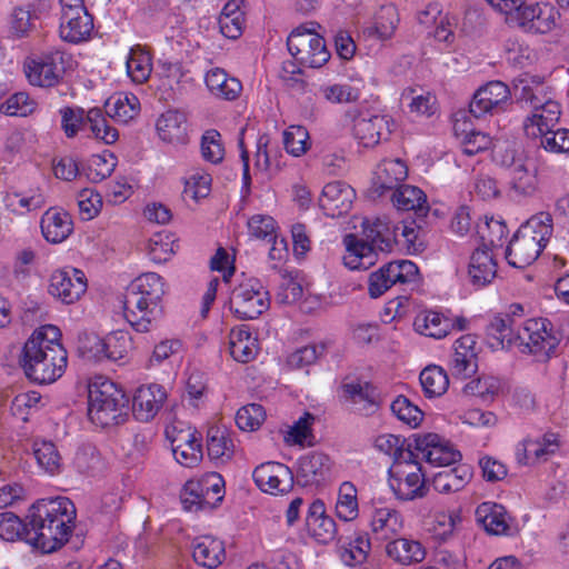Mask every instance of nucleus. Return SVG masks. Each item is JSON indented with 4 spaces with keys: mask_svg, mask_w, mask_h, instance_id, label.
Segmentation results:
<instances>
[{
    "mask_svg": "<svg viewBox=\"0 0 569 569\" xmlns=\"http://www.w3.org/2000/svg\"><path fill=\"white\" fill-rule=\"evenodd\" d=\"M76 518L74 503L67 497L37 500L27 515L28 543L43 553L60 549L69 541Z\"/></svg>",
    "mask_w": 569,
    "mask_h": 569,
    "instance_id": "obj_1",
    "label": "nucleus"
},
{
    "mask_svg": "<svg viewBox=\"0 0 569 569\" xmlns=\"http://www.w3.org/2000/svg\"><path fill=\"white\" fill-rule=\"evenodd\" d=\"M60 338L58 327L46 325L36 329L26 341L20 362L30 380L52 383L63 375L68 353Z\"/></svg>",
    "mask_w": 569,
    "mask_h": 569,
    "instance_id": "obj_2",
    "label": "nucleus"
},
{
    "mask_svg": "<svg viewBox=\"0 0 569 569\" xmlns=\"http://www.w3.org/2000/svg\"><path fill=\"white\" fill-rule=\"evenodd\" d=\"M164 282L156 272L137 277L127 290L124 318L137 332H149L162 316Z\"/></svg>",
    "mask_w": 569,
    "mask_h": 569,
    "instance_id": "obj_3",
    "label": "nucleus"
},
{
    "mask_svg": "<svg viewBox=\"0 0 569 569\" xmlns=\"http://www.w3.org/2000/svg\"><path fill=\"white\" fill-rule=\"evenodd\" d=\"M387 218L365 219L362 233L365 240H359L355 234L345 237L346 254L345 266L351 270L367 269L375 263L376 250L391 251L397 241V230Z\"/></svg>",
    "mask_w": 569,
    "mask_h": 569,
    "instance_id": "obj_4",
    "label": "nucleus"
},
{
    "mask_svg": "<svg viewBox=\"0 0 569 569\" xmlns=\"http://www.w3.org/2000/svg\"><path fill=\"white\" fill-rule=\"evenodd\" d=\"M553 232L552 217L548 212H539L520 226L510 240L506 259L515 268L531 264L546 248Z\"/></svg>",
    "mask_w": 569,
    "mask_h": 569,
    "instance_id": "obj_5",
    "label": "nucleus"
},
{
    "mask_svg": "<svg viewBox=\"0 0 569 569\" xmlns=\"http://www.w3.org/2000/svg\"><path fill=\"white\" fill-rule=\"evenodd\" d=\"M128 398L122 389L106 377H94L88 386V417L99 427H109L123 421Z\"/></svg>",
    "mask_w": 569,
    "mask_h": 569,
    "instance_id": "obj_6",
    "label": "nucleus"
},
{
    "mask_svg": "<svg viewBox=\"0 0 569 569\" xmlns=\"http://www.w3.org/2000/svg\"><path fill=\"white\" fill-rule=\"evenodd\" d=\"M521 102L531 108V114L523 121V130L527 137L538 138L541 133L553 129L560 119L561 108L559 102L543 93L542 88L525 86L520 96Z\"/></svg>",
    "mask_w": 569,
    "mask_h": 569,
    "instance_id": "obj_7",
    "label": "nucleus"
},
{
    "mask_svg": "<svg viewBox=\"0 0 569 569\" xmlns=\"http://www.w3.org/2000/svg\"><path fill=\"white\" fill-rule=\"evenodd\" d=\"M72 56L61 49H50L24 64L29 82L38 87H53L67 70L73 67Z\"/></svg>",
    "mask_w": 569,
    "mask_h": 569,
    "instance_id": "obj_8",
    "label": "nucleus"
},
{
    "mask_svg": "<svg viewBox=\"0 0 569 569\" xmlns=\"http://www.w3.org/2000/svg\"><path fill=\"white\" fill-rule=\"evenodd\" d=\"M559 343L547 318H532L517 329L516 346L521 353L548 358Z\"/></svg>",
    "mask_w": 569,
    "mask_h": 569,
    "instance_id": "obj_9",
    "label": "nucleus"
},
{
    "mask_svg": "<svg viewBox=\"0 0 569 569\" xmlns=\"http://www.w3.org/2000/svg\"><path fill=\"white\" fill-rule=\"evenodd\" d=\"M290 54L302 67L320 68L330 59L325 39L311 29L298 27L287 39Z\"/></svg>",
    "mask_w": 569,
    "mask_h": 569,
    "instance_id": "obj_10",
    "label": "nucleus"
},
{
    "mask_svg": "<svg viewBox=\"0 0 569 569\" xmlns=\"http://www.w3.org/2000/svg\"><path fill=\"white\" fill-rule=\"evenodd\" d=\"M269 307V293L258 279H246L231 292L230 310L240 319H257Z\"/></svg>",
    "mask_w": 569,
    "mask_h": 569,
    "instance_id": "obj_11",
    "label": "nucleus"
},
{
    "mask_svg": "<svg viewBox=\"0 0 569 569\" xmlns=\"http://www.w3.org/2000/svg\"><path fill=\"white\" fill-rule=\"evenodd\" d=\"M61 7L59 34L69 43H81L91 38L94 24L83 0H59Z\"/></svg>",
    "mask_w": 569,
    "mask_h": 569,
    "instance_id": "obj_12",
    "label": "nucleus"
},
{
    "mask_svg": "<svg viewBox=\"0 0 569 569\" xmlns=\"http://www.w3.org/2000/svg\"><path fill=\"white\" fill-rule=\"evenodd\" d=\"M418 274V267L410 260H395L385 263L369 276V295L371 298H379L396 284L416 282Z\"/></svg>",
    "mask_w": 569,
    "mask_h": 569,
    "instance_id": "obj_13",
    "label": "nucleus"
},
{
    "mask_svg": "<svg viewBox=\"0 0 569 569\" xmlns=\"http://www.w3.org/2000/svg\"><path fill=\"white\" fill-rule=\"evenodd\" d=\"M508 174L509 192L512 199L522 201L538 192V176L536 166L523 157H510L501 163Z\"/></svg>",
    "mask_w": 569,
    "mask_h": 569,
    "instance_id": "obj_14",
    "label": "nucleus"
},
{
    "mask_svg": "<svg viewBox=\"0 0 569 569\" xmlns=\"http://www.w3.org/2000/svg\"><path fill=\"white\" fill-rule=\"evenodd\" d=\"M415 449L421 459L436 467L451 466L462 458L460 451L452 443L437 433L418 436L415 439Z\"/></svg>",
    "mask_w": 569,
    "mask_h": 569,
    "instance_id": "obj_15",
    "label": "nucleus"
},
{
    "mask_svg": "<svg viewBox=\"0 0 569 569\" xmlns=\"http://www.w3.org/2000/svg\"><path fill=\"white\" fill-rule=\"evenodd\" d=\"M509 102V87L501 81H490L475 92L469 111L476 118H480L487 113L495 114L505 111Z\"/></svg>",
    "mask_w": 569,
    "mask_h": 569,
    "instance_id": "obj_16",
    "label": "nucleus"
},
{
    "mask_svg": "<svg viewBox=\"0 0 569 569\" xmlns=\"http://www.w3.org/2000/svg\"><path fill=\"white\" fill-rule=\"evenodd\" d=\"M342 398L360 415L371 416L381 405V395L378 388L369 381L352 379L341 385Z\"/></svg>",
    "mask_w": 569,
    "mask_h": 569,
    "instance_id": "obj_17",
    "label": "nucleus"
},
{
    "mask_svg": "<svg viewBox=\"0 0 569 569\" xmlns=\"http://www.w3.org/2000/svg\"><path fill=\"white\" fill-rule=\"evenodd\" d=\"M87 290L83 271L76 268L56 270L50 277L49 292L62 302L70 305L80 299Z\"/></svg>",
    "mask_w": 569,
    "mask_h": 569,
    "instance_id": "obj_18",
    "label": "nucleus"
},
{
    "mask_svg": "<svg viewBox=\"0 0 569 569\" xmlns=\"http://www.w3.org/2000/svg\"><path fill=\"white\" fill-rule=\"evenodd\" d=\"M408 176V168L401 159H388L381 161L372 177L369 194L378 199L395 191Z\"/></svg>",
    "mask_w": 569,
    "mask_h": 569,
    "instance_id": "obj_19",
    "label": "nucleus"
},
{
    "mask_svg": "<svg viewBox=\"0 0 569 569\" xmlns=\"http://www.w3.org/2000/svg\"><path fill=\"white\" fill-rule=\"evenodd\" d=\"M252 478L262 491L271 495L288 492L293 483L291 470L283 463L272 461L258 466Z\"/></svg>",
    "mask_w": 569,
    "mask_h": 569,
    "instance_id": "obj_20",
    "label": "nucleus"
},
{
    "mask_svg": "<svg viewBox=\"0 0 569 569\" xmlns=\"http://www.w3.org/2000/svg\"><path fill=\"white\" fill-rule=\"evenodd\" d=\"M331 460L318 451L301 456L298 460L297 482L302 487L320 486L330 480Z\"/></svg>",
    "mask_w": 569,
    "mask_h": 569,
    "instance_id": "obj_21",
    "label": "nucleus"
},
{
    "mask_svg": "<svg viewBox=\"0 0 569 569\" xmlns=\"http://www.w3.org/2000/svg\"><path fill=\"white\" fill-rule=\"evenodd\" d=\"M166 389L158 383L139 387L132 399V412L137 420L148 422L152 420L167 400Z\"/></svg>",
    "mask_w": 569,
    "mask_h": 569,
    "instance_id": "obj_22",
    "label": "nucleus"
},
{
    "mask_svg": "<svg viewBox=\"0 0 569 569\" xmlns=\"http://www.w3.org/2000/svg\"><path fill=\"white\" fill-rule=\"evenodd\" d=\"M356 197L355 190L342 181L327 183L319 198V206L328 217H340L347 213Z\"/></svg>",
    "mask_w": 569,
    "mask_h": 569,
    "instance_id": "obj_23",
    "label": "nucleus"
},
{
    "mask_svg": "<svg viewBox=\"0 0 569 569\" xmlns=\"http://www.w3.org/2000/svg\"><path fill=\"white\" fill-rule=\"evenodd\" d=\"M370 529L380 541L393 540L403 529V517L395 508L373 506L370 515Z\"/></svg>",
    "mask_w": 569,
    "mask_h": 569,
    "instance_id": "obj_24",
    "label": "nucleus"
},
{
    "mask_svg": "<svg viewBox=\"0 0 569 569\" xmlns=\"http://www.w3.org/2000/svg\"><path fill=\"white\" fill-rule=\"evenodd\" d=\"M40 228L43 238L50 243H61L73 231V221L62 208L51 207L42 214Z\"/></svg>",
    "mask_w": 569,
    "mask_h": 569,
    "instance_id": "obj_25",
    "label": "nucleus"
},
{
    "mask_svg": "<svg viewBox=\"0 0 569 569\" xmlns=\"http://www.w3.org/2000/svg\"><path fill=\"white\" fill-rule=\"evenodd\" d=\"M353 136L363 147H373L387 139L391 130L385 116H360L353 120Z\"/></svg>",
    "mask_w": 569,
    "mask_h": 569,
    "instance_id": "obj_26",
    "label": "nucleus"
},
{
    "mask_svg": "<svg viewBox=\"0 0 569 569\" xmlns=\"http://www.w3.org/2000/svg\"><path fill=\"white\" fill-rule=\"evenodd\" d=\"M468 276L471 284L476 288L486 287L496 278L497 262L488 244H483L472 252L468 266Z\"/></svg>",
    "mask_w": 569,
    "mask_h": 569,
    "instance_id": "obj_27",
    "label": "nucleus"
},
{
    "mask_svg": "<svg viewBox=\"0 0 569 569\" xmlns=\"http://www.w3.org/2000/svg\"><path fill=\"white\" fill-rule=\"evenodd\" d=\"M475 347L476 339L471 335L462 336L456 340L449 366L452 376L468 378L477 371L478 363Z\"/></svg>",
    "mask_w": 569,
    "mask_h": 569,
    "instance_id": "obj_28",
    "label": "nucleus"
},
{
    "mask_svg": "<svg viewBox=\"0 0 569 569\" xmlns=\"http://www.w3.org/2000/svg\"><path fill=\"white\" fill-rule=\"evenodd\" d=\"M201 436L196 430H180L172 439V453L181 466L192 468L202 459Z\"/></svg>",
    "mask_w": 569,
    "mask_h": 569,
    "instance_id": "obj_29",
    "label": "nucleus"
},
{
    "mask_svg": "<svg viewBox=\"0 0 569 569\" xmlns=\"http://www.w3.org/2000/svg\"><path fill=\"white\" fill-rule=\"evenodd\" d=\"M306 526L309 535L320 543H329L336 538V521L326 515V507L321 500H315L309 506Z\"/></svg>",
    "mask_w": 569,
    "mask_h": 569,
    "instance_id": "obj_30",
    "label": "nucleus"
},
{
    "mask_svg": "<svg viewBox=\"0 0 569 569\" xmlns=\"http://www.w3.org/2000/svg\"><path fill=\"white\" fill-rule=\"evenodd\" d=\"M156 129L159 138L170 144L188 142V121L183 112L168 110L157 120Z\"/></svg>",
    "mask_w": 569,
    "mask_h": 569,
    "instance_id": "obj_31",
    "label": "nucleus"
},
{
    "mask_svg": "<svg viewBox=\"0 0 569 569\" xmlns=\"http://www.w3.org/2000/svg\"><path fill=\"white\" fill-rule=\"evenodd\" d=\"M192 557L197 565L216 569L226 559L224 545L212 536L197 537L192 542Z\"/></svg>",
    "mask_w": 569,
    "mask_h": 569,
    "instance_id": "obj_32",
    "label": "nucleus"
},
{
    "mask_svg": "<svg viewBox=\"0 0 569 569\" xmlns=\"http://www.w3.org/2000/svg\"><path fill=\"white\" fill-rule=\"evenodd\" d=\"M129 346V339L124 333L114 332L103 339L93 337L92 346L89 348V351L92 357L99 361L106 359L117 362L127 357Z\"/></svg>",
    "mask_w": 569,
    "mask_h": 569,
    "instance_id": "obj_33",
    "label": "nucleus"
},
{
    "mask_svg": "<svg viewBox=\"0 0 569 569\" xmlns=\"http://www.w3.org/2000/svg\"><path fill=\"white\" fill-rule=\"evenodd\" d=\"M229 350L236 361L248 363L258 355V339L248 326L233 328L229 335Z\"/></svg>",
    "mask_w": 569,
    "mask_h": 569,
    "instance_id": "obj_34",
    "label": "nucleus"
},
{
    "mask_svg": "<svg viewBox=\"0 0 569 569\" xmlns=\"http://www.w3.org/2000/svg\"><path fill=\"white\" fill-rule=\"evenodd\" d=\"M415 330L426 337L442 339L453 330L452 318L443 313L426 310L417 315L413 321Z\"/></svg>",
    "mask_w": 569,
    "mask_h": 569,
    "instance_id": "obj_35",
    "label": "nucleus"
},
{
    "mask_svg": "<svg viewBox=\"0 0 569 569\" xmlns=\"http://www.w3.org/2000/svg\"><path fill=\"white\" fill-rule=\"evenodd\" d=\"M389 486L396 498L401 501H412L428 495L425 476L390 475Z\"/></svg>",
    "mask_w": 569,
    "mask_h": 569,
    "instance_id": "obj_36",
    "label": "nucleus"
},
{
    "mask_svg": "<svg viewBox=\"0 0 569 569\" xmlns=\"http://www.w3.org/2000/svg\"><path fill=\"white\" fill-rule=\"evenodd\" d=\"M471 478L470 466L458 465L451 469L437 472L431 485L439 493H453L463 489Z\"/></svg>",
    "mask_w": 569,
    "mask_h": 569,
    "instance_id": "obj_37",
    "label": "nucleus"
},
{
    "mask_svg": "<svg viewBox=\"0 0 569 569\" xmlns=\"http://www.w3.org/2000/svg\"><path fill=\"white\" fill-rule=\"evenodd\" d=\"M391 201L398 210L415 211L418 216L429 211L425 192L415 186L401 184L391 192Z\"/></svg>",
    "mask_w": 569,
    "mask_h": 569,
    "instance_id": "obj_38",
    "label": "nucleus"
},
{
    "mask_svg": "<svg viewBox=\"0 0 569 569\" xmlns=\"http://www.w3.org/2000/svg\"><path fill=\"white\" fill-rule=\"evenodd\" d=\"M477 520L492 535L506 533L509 529L506 508L495 502H482L476 509Z\"/></svg>",
    "mask_w": 569,
    "mask_h": 569,
    "instance_id": "obj_39",
    "label": "nucleus"
},
{
    "mask_svg": "<svg viewBox=\"0 0 569 569\" xmlns=\"http://www.w3.org/2000/svg\"><path fill=\"white\" fill-rule=\"evenodd\" d=\"M204 80L210 92L224 100H234L242 89L241 82L238 79L229 77L220 68L209 70Z\"/></svg>",
    "mask_w": 569,
    "mask_h": 569,
    "instance_id": "obj_40",
    "label": "nucleus"
},
{
    "mask_svg": "<svg viewBox=\"0 0 569 569\" xmlns=\"http://www.w3.org/2000/svg\"><path fill=\"white\" fill-rule=\"evenodd\" d=\"M106 114L119 123H128L140 111V103L134 94H114L104 103Z\"/></svg>",
    "mask_w": 569,
    "mask_h": 569,
    "instance_id": "obj_41",
    "label": "nucleus"
},
{
    "mask_svg": "<svg viewBox=\"0 0 569 569\" xmlns=\"http://www.w3.org/2000/svg\"><path fill=\"white\" fill-rule=\"evenodd\" d=\"M386 551L389 557L405 566L420 562L426 557V551L419 541L406 538H395L387 545Z\"/></svg>",
    "mask_w": 569,
    "mask_h": 569,
    "instance_id": "obj_42",
    "label": "nucleus"
},
{
    "mask_svg": "<svg viewBox=\"0 0 569 569\" xmlns=\"http://www.w3.org/2000/svg\"><path fill=\"white\" fill-rule=\"evenodd\" d=\"M87 128L91 136L106 144H113L119 139L118 130L112 127L100 108L87 111Z\"/></svg>",
    "mask_w": 569,
    "mask_h": 569,
    "instance_id": "obj_43",
    "label": "nucleus"
},
{
    "mask_svg": "<svg viewBox=\"0 0 569 569\" xmlns=\"http://www.w3.org/2000/svg\"><path fill=\"white\" fill-rule=\"evenodd\" d=\"M419 380L427 398L440 397L449 387L448 375L439 366L426 367L420 372Z\"/></svg>",
    "mask_w": 569,
    "mask_h": 569,
    "instance_id": "obj_44",
    "label": "nucleus"
},
{
    "mask_svg": "<svg viewBox=\"0 0 569 569\" xmlns=\"http://www.w3.org/2000/svg\"><path fill=\"white\" fill-rule=\"evenodd\" d=\"M519 326L510 313L496 316L488 326V335L503 347H515Z\"/></svg>",
    "mask_w": 569,
    "mask_h": 569,
    "instance_id": "obj_45",
    "label": "nucleus"
},
{
    "mask_svg": "<svg viewBox=\"0 0 569 569\" xmlns=\"http://www.w3.org/2000/svg\"><path fill=\"white\" fill-rule=\"evenodd\" d=\"M233 443L227 430L210 427L207 433L208 456L212 460H228L232 456Z\"/></svg>",
    "mask_w": 569,
    "mask_h": 569,
    "instance_id": "obj_46",
    "label": "nucleus"
},
{
    "mask_svg": "<svg viewBox=\"0 0 569 569\" xmlns=\"http://www.w3.org/2000/svg\"><path fill=\"white\" fill-rule=\"evenodd\" d=\"M33 456L39 465L49 475H57L61 471V456L51 441H34Z\"/></svg>",
    "mask_w": 569,
    "mask_h": 569,
    "instance_id": "obj_47",
    "label": "nucleus"
},
{
    "mask_svg": "<svg viewBox=\"0 0 569 569\" xmlns=\"http://www.w3.org/2000/svg\"><path fill=\"white\" fill-rule=\"evenodd\" d=\"M336 513L343 521H352L359 515L357 489L349 482H343L338 492Z\"/></svg>",
    "mask_w": 569,
    "mask_h": 569,
    "instance_id": "obj_48",
    "label": "nucleus"
},
{
    "mask_svg": "<svg viewBox=\"0 0 569 569\" xmlns=\"http://www.w3.org/2000/svg\"><path fill=\"white\" fill-rule=\"evenodd\" d=\"M502 390L501 380L493 376H482L469 381L463 387V392L468 396H475L483 402L492 401Z\"/></svg>",
    "mask_w": 569,
    "mask_h": 569,
    "instance_id": "obj_49",
    "label": "nucleus"
},
{
    "mask_svg": "<svg viewBox=\"0 0 569 569\" xmlns=\"http://www.w3.org/2000/svg\"><path fill=\"white\" fill-rule=\"evenodd\" d=\"M29 520L23 522L17 515L10 511L0 513V538L4 541L19 539L28 543Z\"/></svg>",
    "mask_w": 569,
    "mask_h": 569,
    "instance_id": "obj_50",
    "label": "nucleus"
},
{
    "mask_svg": "<svg viewBox=\"0 0 569 569\" xmlns=\"http://www.w3.org/2000/svg\"><path fill=\"white\" fill-rule=\"evenodd\" d=\"M375 448L393 458V461L399 458H410L412 456L411 445L406 446V439L392 433H383L376 438Z\"/></svg>",
    "mask_w": 569,
    "mask_h": 569,
    "instance_id": "obj_51",
    "label": "nucleus"
},
{
    "mask_svg": "<svg viewBox=\"0 0 569 569\" xmlns=\"http://www.w3.org/2000/svg\"><path fill=\"white\" fill-rule=\"evenodd\" d=\"M459 130L460 124L457 122L455 124V131L456 134L460 137L462 152L467 156H475L488 150L492 143L491 137L485 132L476 130L467 131L462 129L460 133Z\"/></svg>",
    "mask_w": 569,
    "mask_h": 569,
    "instance_id": "obj_52",
    "label": "nucleus"
},
{
    "mask_svg": "<svg viewBox=\"0 0 569 569\" xmlns=\"http://www.w3.org/2000/svg\"><path fill=\"white\" fill-rule=\"evenodd\" d=\"M399 23V16L395 7H382L379 11L375 26L369 28L370 36H377L380 40L390 39Z\"/></svg>",
    "mask_w": 569,
    "mask_h": 569,
    "instance_id": "obj_53",
    "label": "nucleus"
},
{
    "mask_svg": "<svg viewBox=\"0 0 569 569\" xmlns=\"http://www.w3.org/2000/svg\"><path fill=\"white\" fill-rule=\"evenodd\" d=\"M61 129L67 138H74L87 129V111L80 107H63L59 110Z\"/></svg>",
    "mask_w": 569,
    "mask_h": 569,
    "instance_id": "obj_54",
    "label": "nucleus"
},
{
    "mask_svg": "<svg viewBox=\"0 0 569 569\" xmlns=\"http://www.w3.org/2000/svg\"><path fill=\"white\" fill-rule=\"evenodd\" d=\"M390 408L400 421L411 428H417L423 419L422 410L412 403L406 396H398L391 402Z\"/></svg>",
    "mask_w": 569,
    "mask_h": 569,
    "instance_id": "obj_55",
    "label": "nucleus"
},
{
    "mask_svg": "<svg viewBox=\"0 0 569 569\" xmlns=\"http://www.w3.org/2000/svg\"><path fill=\"white\" fill-rule=\"evenodd\" d=\"M126 66L129 77L137 83L147 81L152 70L148 53L138 49H131Z\"/></svg>",
    "mask_w": 569,
    "mask_h": 569,
    "instance_id": "obj_56",
    "label": "nucleus"
},
{
    "mask_svg": "<svg viewBox=\"0 0 569 569\" xmlns=\"http://www.w3.org/2000/svg\"><path fill=\"white\" fill-rule=\"evenodd\" d=\"M117 166V157L104 151L101 154L91 157L88 177L93 182H100L112 174Z\"/></svg>",
    "mask_w": 569,
    "mask_h": 569,
    "instance_id": "obj_57",
    "label": "nucleus"
},
{
    "mask_svg": "<svg viewBox=\"0 0 569 569\" xmlns=\"http://www.w3.org/2000/svg\"><path fill=\"white\" fill-rule=\"evenodd\" d=\"M173 239L169 233H156L148 242V254L153 262L168 261L174 253Z\"/></svg>",
    "mask_w": 569,
    "mask_h": 569,
    "instance_id": "obj_58",
    "label": "nucleus"
},
{
    "mask_svg": "<svg viewBox=\"0 0 569 569\" xmlns=\"http://www.w3.org/2000/svg\"><path fill=\"white\" fill-rule=\"evenodd\" d=\"M283 144L290 154L299 157L309 149V133L302 126H290L283 132Z\"/></svg>",
    "mask_w": 569,
    "mask_h": 569,
    "instance_id": "obj_59",
    "label": "nucleus"
},
{
    "mask_svg": "<svg viewBox=\"0 0 569 569\" xmlns=\"http://www.w3.org/2000/svg\"><path fill=\"white\" fill-rule=\"evenodd\" d=\"M266 419V410L259 403H249L237 411L236 423L244 431L258 429Z\"/></svg>",
    "mask_w": 569,
    "mask_h": 569,
    "instance_id": "obj_60",
    "label": "nucleus"
},
{
    "mask_svg": "<svg viewBox=\"0 0 569 569\" xmlns=\"http://www.w3.org/2000/svg\"><path fill=\"white\" fill-rule=\"evenodd\" d=\"M370 548L369 537L367 535H359L341 552V560L350 567L361 565L367 560Z\"/></svg>",
    "mask_w": 569,
    "mask_h": 569,
    "instance_id": "obj_61",
    "label": "nucleus"
},
{
    "mask_svg": "<svg viewBox=\"0 0 569 569\" xmlns=\"http://www.w3.org/2000/svg\"><path fill=\"white\" fill-rule=\"evenodd\" d=\"M247 227L250 237L266 241L274 239L278 228L276 220L268 214H253L248 219Z\"/></svg>",
    "mask_w": 569,
    "mask_h": 569,
    "instance_id": "obj_62",
    "label": "nucleus"
},
{
    "mask_svg": "<svg viewBox=\"0 0 569 569\" xmlns=\"http://www.w3.org/2000/svg\"><path fill=\"white\" fill-rule=\"evenodd\" d=\"M202 158L211 163H219L223 160L224 148L221 141V134L214 130H207L201 138Z\"/></svg>",
    "mask_w": 569,
    "mask_h": 569,
    "instance_id": "obj_63",
    "label": "nucleus"
},
{
    "mask_svg": "<svg viewBox=\"0 0 569 569\" xmlns=\"http://www.w3.org/2000/svg\"><path fill=\"white\" fill-rule=\"evenodd\" d=\"M540 146L548 152L567 153L569 152V130L551 129L539 136Z\"/></svg>",
    "mask_w": 569,
    "mask_h": 569,
    "instance_id": "obj_64",
    "label": "nucleus"
}]
</instances>
